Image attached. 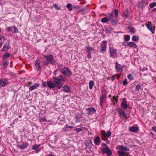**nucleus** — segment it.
<instances>
[{
  "label": "nucleus",
  "mask_w": 156,
  "mask_h": 156,
  "mask_svg": "<svg viewBox=\"0 0 156 156\" xmlns=\"http://www.w3.org/2000/svg\"><path fill=\"white\" fill-rule=\"evenodd\" d=\"M107 18L108 19V21L113 25L116 24L118 22V19L115 16H113V14L112 13L108 14Z\"/></svg>",
  "instance_id": "f257e3e1"
},
{
  "label": "nucleus",
  "mask_w": 156,
  "mask_h": 156,
  "mask_svg": "<svg viewBox=\"0 0 156 156\" xmlns=\"http://www.w3.org/2000/svg\"><path fill=\"white\" fill-rule=\"evenodd\" d=\"M61 66V68L60 69L61 72L65 76H68L69 77L71 76L72 75V73L66 67H64L63 68H62V65H60L59 66Z\"/></svg>",
  "instance_id": "f03ea898"
},
{
  "label": "nucleus",
  "mask_w": 156,
  "mask_h": 156,
  "mask_svg": "<svg viewBox=\"0 0 156 156\" xmlns=\"http://www.w3.org/2000/svg\"><path fill=\"white\" fill-rule=\"evenodd\" d=\"M55 82L57 84L62 83V81H64L66 80L65 77L63 76H59L57 77H54Z\"/></svg>",
  "instance_id": "7ed1b4c3"
},
{
  "label": "nucleus",
  "mask_w": 156,
  "mask_h": 156,
  "mask_svg": "<svg viewBox=\"0 0 156 156\" xmlns=\"http://www.w3.org/2000/svg\"><path fill=\"white\" fill-rule=\"evenodd\" d=\"M109 51L110 53V57L115 58L117 57L116 56L117 54L116 49L110 47L109 48Z\"/></svg>",
  "instance_id": "20e7f679"
},
{
  "label": "nucleus",
  "mask_w": 156,
  "mask_h": 156,
  "mask_svg": "<svg viewBox=\"0 0 156 156\" xmlns=\"http://www.w3.org/2000/svg\"><path fill=\"white\" fill-rule=\"evenodd\" d=\"M101 151L103 154H106L108 156L111 155L112 154L111 150L109 149L108 147L107 146L102 149Z\"/></svg>",
  "instance_id": "39448f33"
},
{
  "label": "nucleus",
  "mask_w": 156,
  "mask_h": 156,
  "mask_svg": "<svg viewBox=\"0 0 156 156\" xmlns=\"http://www.w3.org/2000/svg\"><path fill=\"white\" fill-rule=\"evenodd\" d=\"M152 24L151 22H148L146 23V25L147 27L152 33L154 34V32L155 27H152Z\"/></svg>",
  "instance_id": "423d86ee"
},
{
  "label": "nucleus",
  "mask_w": 156,
  "mask_h": 156,
  "mask_svg": "<svg viewBox=\"0 0 156 156\" xmlns=\"http://www.w3.org/2000/svg\"><path fill=\"white\" fill-rule=\"evenodd\" d=\"M44 57L46 58L49 63L53 64L55 63V61L53 59V56L51 55H44Z\"/></svg>",
  "instance_id": "0eeeda50"
},
{
  "label": "nucleus",
  "mask_w": 156,
  "mask_h": 156,
  "mask_svg": "<svg viewBox=\"0 0 156 156\" xmlns=\"http://www.w3.org/2000/svg\"><path fill=\"white\" fill-rule=\"evenodd\" d=\"M107 42L104 41L101 42V51L102 53L106 51V48L107 47Z\"/></svg>",
  "instance_id": "6e6552de"
},
{
  "label": "nucleus",
  "mask_w": 156,
  "mask_h": 156,
  "mask_svg": "<svg viewBox=\"0 0 156 156\" xmlns=\"http://www.w3.org/2000/svg\"><path fill=\"white\" fill-rule=\"evenodd\" d=\"M8 80L5 79H2L0 80V86L4 87L7 83Z\"/></svg>",
  "instance_id": "1a4fd4ad"
},
{
  "label": "nucleus",
  "mask_w": 156,
  "mask_h": 156,
  "mask_svg": "<svg viewBox=\"0 0 156 156\" xmlns=\"http://www.w3.org/2000/svg\"><path fill=\"white\" fill-rule=\"evenodd\" d=\"M40 62L41 61L39 60H37L35 62V66L36 69L38 71L41 70V67L40 66Z\"/></svg>",
  "instance_id": "9d476101"
},
{
  "label": "nucleus",
  "mask_w": 156,
  "mask_h": 156,
  "mask_svg": "<svg viewBox=\"0 0 156 156\" xmlns=\"http://www.w3.org/2000/svg\"><path fill=\"white\" fill-rule=\"evenodd\" d=\"M94 144L97 145H99L101 143V140L98 136H97L94 140Z\"/></svg>",
  "instance_id": "9b49d317"
},
{
  "label": "nucleus",
  "mask_w": 156,
  "mask_h": 156,
  "mask_svg": "<svg viewBox=\"0 0 156 156\" xmlns=\"http://www.w3.org/2000/svg\"><path fill=\"white\" fill-rule=\"evenodd\" d=\"M88 111L87 114H92L96 112V110L94 108H88L86 109Z\"/></svg>",
  "instance_id": "f8f14e48"
},
{
  "label": "nucleus",
  "mask_w": 156,
  "mask_h": 156,
  "mask_svg": "<svg viewBox=\"0 0 156 156\" xmlns=\"http://www.w3.org/2000/svg\"><path fill=\"white\" fill-rule=\"evenodd\" d=\"M126 46H128L131 47H133L137 48V46L135 43L134 42H129L127 43V45H125Z\"/></svg>",
  "instance_id": "ddd939ff"
},
{
  "label": "nucleus",
  "mask_w": 156,
  "mask_h": 156,
  "mask_svg": "<svg viewBox=\"0 0 156 156\" xmlns=\"http://www.w3.org/2000/svg\"><path fill=\"white\" fill-rule=\"evenodd\" d=\"M18 146L20 149H23L27 148L28 145L26 143H22V144L18 145Z\"/></svg>",
  "instance_id": "4468645a"
},
{
  "label": "nucleus",
  "mask_w": 156,
  "mask_h": 156,
  "mask_svg": "<svg viewBox=\"0 0 156 156\" xmlns=\"http://www.w3.org/2000/svg\"><path fill=\"white\" fill-rule=\"evenodd\" d=\"M116 64V69L118 71L122 72V66L119 64L117 62L115 63Z\"/></svg>",
  "instance_id": "2eb2a0df"
},
{
  "label": "nucleus",
  "mask_w": 156,
  "mask_h": 156,
  "mask_svg": "<svg viewBox=\"0 0 156 156\" xmlns=\"http://www.w3.org/2000/svg\"><path fill=\"white\" fill-rule=\"evenodd\" d=\"M85 144L86 146H87L89 148H91L92 146V141L89 140H86L85 142Z\"/></svg>",
  "instance_id": "dca6fc26"
},
{
  "label": "nucleus",
  "mask_w": 156,
  "mask_h": 156,
  "mask_svg": "<svg viewBox=\"0 0 156 156\" xmlns=\"http://www.w3.org/2000/svg\"><path fill=\"white\" fill-rule=\"evenodd\" d=\"M39 84L38 83H35L33 85L30 86L29 87L30 90H33L39 87Z\"/></svg>",
  "instance_id": "f3484780"
},
{
  "label": "nucleus",
  "mask_w": 156,
  "mask_h": 156,
  "mask_svg": "<svg viewBox=\"0 0 156 156\" xmlns=\"http://www.w3.org/2000/svg\"><path fill=\"white\" fill-rule=\"evenodd\" d=\"M147 4V3L146 2L142 1L139 3V6L140 7L143 9Z\"/></svg>",
  "instance_id": "a211bd4d"
},
{
  "label": "nucleus",
  "mask_w": 156,
  "mask_h": 156,
  "mask_svg": "<svg viewBox=\"0 0 156 156\" xmlns=\"http://www.w3.org/2000/svg\"><path fill=\"white\" fill-rule=\"evenodd\" d=\"M118 147L120 151H129V149L127 148V147H125L122 145L119 146H118Z\"/></svg>",
  "instance_id": "6ab92c4d"
},
{
  "label": "nucleus",
  "mask_w": 156,
  "mask_h": 156,
  "mask_svg": "<svg viewBox=\"0 0 156 156\" xmlns=\"http://www.w3.org/2000/svg\"><path fill=\"white\" fill-rule=\"evenodd\" d=\"M64 91L66 93H69L70 92V89L69 87L67 85H65L63 87Z\"/></svg>",
  "instance_id": "aec40b11"
},
{
  "label": "nucleus",
  "mask_w": 156,
  "mask_h": 156,
  "mask_svg": "<svg viewBox=\"0 0 156 156\" xmlns=\"http://www.w3.org/2000/svg\"><path fill=\"white\" fill-rule=\"evenodd\" d=\"M102 135L105 137H109L111 136V132L110 131H108L107 133H105V132L102 133Z\"/></svg>",
  "instance_id": "412c9836"
},
{
  "label": "nucleus",
  "mask_w": 156,
  "mask_h": 156,
  "mask_svg": "<svg viewBox=\"0 0 156 156\" xmlns=\"http://www.w3.org/2000/svg\"><path fill=\"white\" fill-rule=\"evenodd\" d=\"M48 86L50 88H53L55 87V85L50 81H47Z\"/></svg>",
  "instance_id": "4be33fe9"
},
{
  "label": "nucleus",
  "mask_w": 156,
  "mask_h": 156,
  "mask_svg": "<svg viewBox=\"0 0 156 156\" xmlns=\"http://www.w3.org/2000/svg\"><path fill=\"white\" fill-rule=\"evenodd\" d=\"M123 15L125 16L126 17H129L130 16L129 11L127 9H126V11L123 12Z\"/></svg>",
  "instance_id": "5701e85b"
},
{
  "label": "nucleus",
  "mask_w": 156,
  "mask_h": 156,
  "mask_svg": "<svg viewBox=\"0 0 156 156\" xmlns=\"http://www.w3.org/2000/svg\"><path fill=\"white\" fill-rule=\"evenodd\" d=\"M86 48V51L88 53H90L92 51H94V48L90 47H87Z\"/></svg>",
  "instance_id": "b1692460"
},
{
  "label": "nucleus",
  "mask_w": 156,
  "mask_h": 156,
  "mask_svg": "<svg viewBox=\"0 0 156 156\" xmlns=\"http://www.w3.org/2000/svg\"><path fill=\"white\" fill-rule=\"evenodd\" d=\"M119 113L120 115H122L123 117H126V115L125 113V112L122 109H120L119 111Z\"/></svg>",
  "instance_id": "393cba45"
},
{
  "label": "nucleus",
  "mask_w": 156,
  "mask_h": 156,
  "mask_svg": "<svg viewBox=\"0 0 156 156\" xmlns=\"http://www.w3.org/2000/svg\"><path fill=\"white\" fill-rule=\"evenodd\" d=\"M94 85V82L92 80L90 81L89 82V89L90 90L92 89Z\"/></svg>",
  "instance_id": "a878e982"
},
{
  "label": "nucleus",
  "mask_w": 156,
  "mask_h": 156,
  "mask_svg": "<svg viewBox=\"0 0 156 156\" xmlns=\"http://www.w3.org/2000/svg\"><path fill=\"white\" fill-rule=\"evenodd\" d=\"M13 28V27L11 26L10 27H8L6 28V30L8 32L11 31L12 32H13L12 30Z\"/></svg>",
  "instance_id": "bb28decb"
},
{
  "label": "nucleus",
  "mask_w": 156,
  "mask_h": 156,
  "mask_svg": "<svg viewBox=\"0 0 156 156\" xmlns=\"http://www.w3.org/2000/svg\"><path fill=\"white\" fill-rule=\"evenodd\" d=\"M137 129H138L136 127H131L129 129L130 131L132 132H136L137 131Z\"/></svg>",
  "instance_id": "cd10ccee"
},
{
  "label": "nucleus",
  "mask_w": 156,
  "mask_h": 156,
  "mask_svg": "<svg viewBox=\"0 0 156 156\" xmlns=\"http://www.w3.org/2000/svg\"><path fill=\"white\" fill-rule=\"evenodd\" d=\"M101 21L103 23H105L108 21V19L107 17H105L101 19Z\"/></svg>",
  "instance_id": "c85d7f7f"
},
{
  "label": "nucleus",
  "mask_w": 156,
  "mask_h": 156,
  "mask_svg": "<svg viewBox=\"0 0 156 156\" xmlns=\"http://www.w3.org/2000/svg\"><path fill=\"white\" fill-rule=\"evenodd\" d=\"M139 40V37L136 35H134L132 37V40L133 41H138Z\"/></svg>",
  "instance_id": "c756f323"
},
{
  "label": "nucleus",
  "mask_w": 156,
  "mask_h": 156,
  "mask_svg": "<svg viewBox=\"0 0 156 156\" xmlns=\"http://www.w3.org/2000/svg\"><path fill=\"white\" fill-rule=\"evenodd\" d=\"M127 29L129 30V32L131 33H134L135 32V30L133 27H129Z\"/></svg>",
  "instance_id": "7c9ffc66"
},
{
  "label": "nucleus",
  "mask_w": 156,
  "mask_h": 156,
  "mask_svg": "<svg viewBox=\"0 0 156 156\" xmlns=\"http://www.w3.org/2000/svg\"><path fill=\"white\" fill-rule=\"evenodd\" d=\"M118 154L119 156H124L125 153L123 151H119L118 152Z\"/></svg>",
  "instance_id": "2f4dec72"
},
{
  "label": "nucleus",
  "mask_w": 156,
  "mask_h": 156,
  "mask_svg": "<svg viewBox=\"0 0 156 156\" xmlns=\"http://www.w3.org/2000/svg\"><path fill=\"white\" fill-rule=\"evenodd\" d=\"M115 17L117 19H118V10L116 9H115Z\"/></svg>",
  "instance_id": "473e14b6"
},
{
  "label": "nucleus",
  "mask_w": 156,
  "mask_h": 156,
  "mask_svg": "<svg viewBox=\"0 0 156 156\" xmlns=\"http://www.w3.org/2000/svg\"><path fill=\"white\" fill-rule=\"evenodd\" d=\"M66 7L69 9V11H71L72 10V5L71 4H68L66 5Z\"/></svg>",
  "instance_id": "72a5a7b5"
},
{
  "label": "nucleus",
  "mask_w": 156,
  "mask_h": 156,
  "mask_svg": "<svg viewBox=\"0 0 156 156\" xmlns=\"http://www.w3.org/2000/svg\"><path fill=\"white\" fill-rule=\"evenodd\" d=\"M10 56V54L9 53H5L2 55V57L4 58H7Z\"/></svg>",
  "instance_id": "f704fd0d"
},
{
  "label": "nucleus",
  "mask_w": 156,
  "mask_h": 156,
  "mask_svg": "<svg viewBox=\"0 0 156 156\" xmlns=\"http://www.w3.org/2000/svg\"><path fill=\"white\" fill-rule=\"evenodd\" d=\"M39 147H40L39 145H37L36 144H35V146H34L33 147L32 149L33 150H37L38 149Z\"/></svg>",
  "instance_id": "c9c22d12"
},
{
  "label": "nucleus",
  "mask_w": 156,
  "mask_h": 156,
  "mask_svg": "<svg viewBox=\"0 0 156 156\" xmlns=\"http://www.w3.org/2000/svg\"><path fill=\"white\" fill-rule=\"evenodd\" d=\"M121 105L124 109H126L127 108V105L126 103H121Z\"/></svg>",
  "instance_id": "e433bc0d"
},
{
  "label": "nucleus",
  "mask_w": 156,
  "mask_h": 156,
  "mask_svg": "<svg viewBox=\"0 0 156 156\" xmlns=\"http://www.w3.org/2000/svg\"><path fill=\"white\" fill-rule=\"evenodd\" d=\"M156 6V2H153L151 4L149 5L150 7H151V8H152Z\"/></svg>",
  "instance_id": "4c0bfd02"
},
{
  "label": "nucleus",
  "mask_w": 156,
  "mask_h": 156,
  "mask_svg": "<svg viewBox=\"0 0 156 156\" xmlns=\"http://www.w3.org/2000/svg\"><path fill=\"white\" fill-rule=\"evenodd\" d=\"M128 78L130 80H133V77L131 74H129L127 76Z\"/></svg>",
  "instance_id": "58836bf2"
},
{
  "label": "nucleus",
  "mask_w": 156,
  "mask_h": 156,
  "mask_svg": "<svg viewBox=\"0 0 156 156\" xmlns=\"http://www.w3.org/2000/svg\"><path fill=\"white\" fill-rule=\"evenodd\" d=\"M141 88V86L140 85H137L136 87L135 90L136 91H138Z\"/></svg>",
  "instance_id": "ea45409f"
},
{
  "label": "nucleus",
  "mask_w": 156,
  "mask_h": 156,
  "mask_svg": "<svg viewBox=\"0 0 156 156\" xmlns=\"http://www.w3.org/2000/svg\"><path fill=\"white\" fill-rule=\"evenodd\" d=\"M13 31L12 32L15 33H16L18 32V30L17 28L16 27H13Z\"/></svg>",
  "instance_id": "a19ab883"
},
{
  "label": "nucleus",
  "mask_w": 156,
  "mask_h": 156,
  "mask_svg": "<svg viewBox=\"0 0 156 156\" xmlns=\"http://www.w3.org/2000/svg\"><path fill=\"white\" fill-rule=\"evenodd\" d=\"M130 37L129 35H128L126 36L125 38V41H128L130 39Z\"/></svg>",
  "instance_id": "79ce46f5"
},
{
  "label": "nucleus",
  "mask_w": 156,
  "mask_h": 156,
  "mask_svg": "<svg viewBox=\"0 0 156 156\" xmlns=\"http://www.w3.org/2000/svg\"><path fill=\"white\" fill-rule=\"evenodd\" d=\"M42 86L44 87H46L48 86L47 81L46 82H43L42 84Z\"/></svg>",
  "instance_id": "37998d69"
},
{
  "label": "nucleus",
  "mask_w": 156,
  "mask_h": 156,
  "mask_svg": "<svg viewBox=\"0 0 156 156\" xmlns=\"http://www.w3.org/2000/svg\"><path fill=\"white\" fill-rule=\"evenodd\" d=\"M103 100L101 98H100V105L101 106H102V104L103 102Z\"/></svg>",
  "instance_id": "c03bdc74"
},
{
  "label": "nucleus",
  "mask_w": 156,
  "mask_h": 156,
  "mask_svg": "<svg viewBox=\"0 0 156 156\" xmlns=\"http://www.w3.org/2000/svg\"><path fill=\"white\" fill-rule=\"evenodd\" d=\"M127 81L126 79H125L122 81V84L124 85H126L127 84Z\"/></svg>",
  "instance_id": "a18cd8bd"
},
{
  "label": "nucleus",
  "mask_w": 156,
  "mask_h": 156,
  "mask_svg": "<svg viewBox=\"0 0 156 156\" xmlns=\"http://www.w3.org/2000/svg\"><path fill=\"white\" fill-rule=\"evenodd\" d=\"M4 48L9 49L10 48V46L9 45H8L7 46L5 44L3 47V48Z\"/></svg>",
  "instance_id": "49530a36"
},
{
  "label": "nucleus",
  "mask_w": 156,
  "mask_h": 156,
  "mask_svg": "<svg viewBox=\"0 0 156 156\" xmlns=\"http://www.w3.org/2000/svg\"><path fill=\"white\" fill-rule=\"evenodd\" d=\"M54 7L56 9H60V7H58L57 5L56 4H55L54 5Z\"/></svg>",
  "instance_id": "de8ad7c7"
},
{
  "label": "nucleus",
  "mask_w": 156,
  "mask_h": 156,
  "mask_svg": "<svg viewBox=\"0 0 156 156\" xmlns=\"http://www.w3.org/2000/svg\"><path fill=\"white\" fill-rule=\"evenodd\" d=\"M62 87V85H55V87H56L57 89H60Z\"/></svg>",
  "instance_id": "09e8293b"
},
{
  "label": "nucleus",
  "mask_w": 156,
  "mask_h": 156,
  "mask_svg": "<svg viewBox=\"0 0 156 156\" xmlns=\"http://www.w3.org/2000/svg\"><path fill=\"white\" fill-rule=\"evenodd\" d=\"M3 64L4 66H6L8 65V62L7 61H4L3 62Z\"/></svg>",
  "instance_id": "8fccbe9b"
},
{
  "label": "nucleus",
  "mask_w": 156,
  "mask_h": 156,
  "mask_svg": "<svg viewBox=\"0 0 156 156\" xmlns=\"http://www.w3.org/2000/svg\"><path fill=\"white\" fill-rule=\"evenodd\" d=\"M82 129L81 128H76V129L77 132H80L82 130Z\"/></svg>",
  "instance_id": "3c124183"
},
{
  "label": "nucleus",
  "mask_w": 156,
  "mask_h": 156,
  "mask_svg": "<svg viewBox=\"0 0 156 156\" xmlns=\"http://www.w3.org/2000/svg\"><path fill=\"white\" fill-rule=\"evenodd\" d=\"M79 7L78 5H76V6H73L72 8V9H74V8L78 9L79 8Z\"/></svg>",
  "instance_id": "603ef678"
},
{
  "label": "nucleus",
  "mask_w": 156,
  "mask_h": 156,
  "mask_svg": "<svg viewBox=\"0 0 156 156\" xmlns=\"http://www.w3.org/2000/svg\"><path fill=\"white\" fill-rule=\"evenodd\" d=\"M10 74L11 76H14V77L16 76V74H14L13 73H11Z\"/></svg>",
  "instance_id": "864d4df0"
},
{
  "label": "nucleus",
  "mask_w": 156,
  "mask_h": 156,
  "mask_svg": "<svg viewBox=\"0 0 156 156\" xmlns=\"http://www.w3.org/2000/svg\"><path fill=\"white\" fill-rule=\"evenodd\" d=\"M49 62L47 60L46 61H45L44 62V64L45 66H47Z\"/></svg>",
  "instance_id": "5fc2aeb1"
},
{
  "label": "nucleus",
  "mask_w": 156,
  "mask_h": 156,
  "mask_svg": "<svg viewBox=\"0 0 156 156\" xmlns=\"http://www.w3.org/2000/svg\"><path fill=\"white\" fill-rule=\"evenodd\" d=\"M152 128L153 131L156 132V126L152 127Z\"/></svg>",
  "instance_id": "6e6d98bb"
},
{
  "label": "nucleus",
  "mask_w": 156,
  "mask_h": 156,
  "mask_svg": "<svg viewBox=\"0 0 156 156\" xmlns=\"http://www.w3.org/2000/svg\"><path fill=\"white\" fill-rule=\"evenodd\" d=\"M126 99L125 98H123V100H122V103H126Z\"/></svg>",
  "instance_id": "4d7b16f0"
},
{
  "label": "nucleus",
  "mask_w": 156,
  "mask_h": 156,
  "mask_svg": "<svg viewBox=\"0 0 156 156\" xmlns=\"http://www.w3.org/2000/svg\"><path fill=\"white\" fill-rule=\"evenodd\" d=\"M105 96L104 94H102L101 97V98L103 99H105Z\"/></svg>",
  "instance_id": "13d9d810"
},
{
  "label": "nucleus",
  "mask_w": 156,
  "mask_h": 156,
  "mask_svg": "<svg viewBox=\"0 0 156 156\" xmlns=\"http://www.w3.org/2000/svg\"><path fill=\"white\" fill-rule=\"evenodd\" d=\"M115 75H113L112 77H111V79H112V80L113 81V80H114L115 79Z\"/></svg>",
  "instance_id": "bf43d9fd"
},
{
  "label": "nucleus",
  "mask_w": 156,
  "mask_h": 156,
  "mask_svg": "<svg viewBox=\"0 0 156 156\" xmlns=\"http://www.w3.org/2000/svg\"><path fill=\"white\" fill-rule=\"evenodd\" d=\"M91 57V55L90 53H88L87 55V57L89 58H90Z\"/></svg>",
  "instance_id": "052dcab7"
},
{
  "label": "nucleus",
  "mask_w": 156,
  "mask_h": 156,
  "mask_svg": "<svg viewBox=\"0 0 156 156\" xmlns=\"http://www.w3.org/2000/svg\"><path fill=\"white\" fill-rule=\"evenodd\" d=\"M42 120H43V121H47V120H46V117L45 116H44V117H43L42 118Z\"/></svg>",
  "instance_id": "680f3d73"
},
{
  "label": "nucleus",
  "mask_w": 156,
  "mask_h": 156,
  "mask_svg": "<svg viewBox=\"0 0 156 156\" xmlns=\"http://www.w3.org/2000/svg\"><path fill=\"white\" fill-rule=\"evenodd\" d=\"M116 75L117 77L119 78L120 77L121 75H120V74H116Z\"/></svg>",
  "instance_id": "e2e57ef3"
},
{
  "label": "nucleus",
  "mask_w": 156,
  "mask_h": 156,
  "mask_svg": "<svg viewBox=\"0 0 156 156\" xmlns=\"http://www.w3.org/2000/svg\"><path fill=\"white\" fill-rule=\"evenodd\" d=\"M101 145L102 146H106V144L105 143H102Z\"/></svg>",
  "instance_id": "0e129e2a"
},
{
  "label": "nucleus",
  "mask_w": 156,
  "mask_h": 156,
  "mask_svg": "<svg viewBox=\"0 0 156 156\" xmlns=\"http://www.w3.org/2000/svg\"><path fill=\"white\" fill-rule=\"evenodd\" d=\"M106 137H105L104 136H103L102 137V139L104 140H105V138H106Z\"/></svg>",
  "instance_id": "69168bd1"
},
{
  "label": "nucleus",
  "mask_w": 156,
  "mask_h": 156,
  "mask_svg": "<svg viewBox=\"0 0 156 156\" xmlns=\"http://www.w3.org/2000/svg\"><path fill=\"white\" fill-rule=\"evenodd\" d=\"M66 127L68 128H73V127L70 126H67Z\"/></svg>",
  "instance_id": "338daca9"
},
{
  "label": "nucleus",
  "mask_w": 156,
  "mask_h": 156,
  "mask_svg": "<svg viewBox=\"0 0 156 156\" xmlns=\"http://www.w3.org/2000/svg\"><path fill=\"white\" fill-rule=\"evenodd\" d=\"M58 72V70H55V72H54V74H55V75H56V73H57Z\"/></svg>",
  "instance_id": "774afa93"
}]
</instances>
